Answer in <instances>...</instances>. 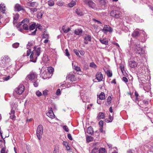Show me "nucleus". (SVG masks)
<instances>
[{
  "mask_svg": "<svg viewBox=\"0 0 153 153\" xmlns=\"http://www.w3.org/2000/svg\"><path fill=\"white\" fill-rule=\"evenodd\" d=\"M130 49L131 48L133 50H134L135 53L136 54L141 55L144 53V50L143 49L140 44H138L135 42H133L131 40L129 43Z\"/></svg>",
  "mask_w": 153,
  "mask_h": 153,
  "instance_id": "f257e3e1",
  "label": "nucleus"
},
{
  "mask_svg": "<svg viewBox=\"0 0 153 153\" xmlns=\"http://www.w3.org/2000/svg\"><path fill=\"white\" fill-rule=\"evenodd\" d=\"M41 52V48L40 47L34 46L30 56V61L34 62H36L37 57L40 55Z\"/></svg>",
  "mask_w": 153,
  "mask_h": 153,
  "instance_id": "f03ea898",
  "label": "nucleus"
},
{
  "mask_svg": "<svg viewBox=\"0 0 153 153\" xmlns=\"http://www.w3.org/2000/svg\"><path fill=\"white\" fill-rule=\"evenodd\" d=\"M43 69H41V72L42 71V70L44 71L42 73V76L44 79L49 78L48 76V75L51 74V76L53 74V72L54 71L53 68H42Z\"/></svg>",
  "mask_w": 153,
  "mask_h": 153,
  "instance_id": "7ed1b4c3",
  "label": "nucleus"
},
{
  "mask_svg": "<svg viewBox=\"0 0 153 153\" xmlns=\"http://www.w3.org/2000/svg\"><path fill=\"white\" fill-rule=\"evenodd\" d=\"M11 61V59L9 56L5 55L1 58L0 60V65L1 66H8V64Z\"/></svg>",
  "mask_w": 153,
  "mask_h": 153,
  "instance_id": "20e7f679",
  "label": "nucleus"
},
{
  "mask_svg": "<svg viewBox=\"0 0 153 153\" xmlns=\"http://www.w3.org/2000/svg\"><path fill=\"white\" fill-rule=\"evenodd\" d=\"M43 132V126L42 125H39L37 127L36 131V135L39 140H40L41 138Z\"/></svg>",
  "mask_w": 153,
  "mask_h": 153,
  "instance_id": "39448f33",
  "label": "nucleus"
},
{
  "mask_svg": "<svg viewBox=\"0 0 153 153\" xmlns=\"http://www.w3.org/2000/svg\"><path fill=\"white\" fill-rule=\"evenodd\" d=\"M29 23V19H23L21 22L18 23L16 26L18 30L21 32H22L23 29L21 28V26L22 24Z\"/></svg>",
  "mask_w": 153,
  "mask_h": 153,
  "instance_id": "423d86ee",
  "label": "nucleus"
},
{
  "mask_svg": "<svg viewBox=\"0 0 153 153\" xmlns=\"http://www.w3.org/2000/svg\"><path fill=\"white\" fill-rule=\"evenodd\" d=\"M110 14L111 16L116 18H118L121 16V14L120 12L117 10L111 11Z\"/></svg>",
  "mask_w": 153,
  "mask_h": 153,
  "instance_id": "0eeeda50",
  "label": "nucleus"
},
{
  "mask_svg": "<svg viewBox=\"0 0 153 153\" xmlns=\"http://www.w3.org/2000/svg\"><path fill=\"white\" fill-rule=\"evenodd\" d=\"M37 75L35 73H31L28 74L26 79L27 80L32 81L35 80L36 78Z\"/></svg>",
  "mask_w": 153,
  "mask_h": 153,
  "instance_id": "6e6552de",
  "label": "nucleus"
},
{
  "mask_svg": "<svg viewBox=\"0 0 153 153\" xmlns=\"http://www.w3.org/2000/svg\"><path fill=\"white\" fill-rule=\"evenodd\" d=\"M101 30L104 33H106L107 32H111L113 31L112 28L109 25H105L103 29Z\"/></svg>",
  "mask_w": 153,
  "mask_h": 153,
  "instance_id": "1a4fd4ad",
  "label": "nucleus"
},
{
  "mask_svg": "<svg viewBox=\"0 0 153 153\" xmlns=\"http://www.w3.org/2000/svg\"><path fill=\"white\" fill-rule=\"evenodd\" d=\"M25 90V88L23 85L20 84L19 86L16 88L15 91L16 93L19 94L22 93Z\"/></svg>",
  "mask_w": 153,
  "mask_h": 153,
  "instance_id": "9d476101",
  "label": "nucleus"
},
{
  "mask_svg": "<svg viewBox=\"0 0 153 153\" xmlns=\"http://www.w3.org/2000/svg\"><path fill=\"white\" fill-rule=\"evenodd\" d=\"M66 78L67 80H70L72 82L76 80V78L74 75L70 73L67 75Z\"/></svg>",
  "mask_w": 153,
  "mask_h": 153,
  "instance_id": "9b49d317",
  "label": "nucleus"
},
{
  "mask_svg": "<svg viewBox=\"0 0 153 153\" xmlns=\"http://www.w3.org/2000/svg\"><path fill=\"white\" fill-rule=\"evenodd\" d=\"M84 2L87 4L88 5L89 7L94 8L95 7V4L91 0H84Z\"/></svg>",
  "mask_w": 153,
  "mask_h": 153,
  "instance_id": "f8f14e48",
  "label": "nucleus"
},
{
  "mask_svg": "<svg viewBox=\"0 0 153 153\" xmlns=\"http://www.w3.org/2000/svg\"><path fill=\"white\" fill-rule=\"evenodd\" d=\"M83 39L84 40V43L86 44H88L89 42H91V36L88 34H86L85 35Z\"/></svg>",
  "mask_w": 153,
  "mask_h": 153,
  "instance_id": "ddd939ff",
  "label": "nucleus"
},
{
  "mask_svg": "<svg viewBox=\"0 0 153 153\" xmlns=\"http://www.w3.org/2000/svg\"><path fill=\"white\" fill-rule=\"evenodd\" d=\"M103 78V75L100 72H97L96 75V79L98 82H100L102 80Z\"/></svg>",
  "mask_w": 153,
  "mask_h": 153,
  "instance_id": "4468645a",
  "label": "nucleus"
},
{
  "mask_svg": "<svg viewBox=\"0 0 153 153\" xmlns=\"http://www.w3.org/2000/svg\"><path fill=\"white\" fill-rule=\"evenodd\" d=\"M15 9L16 11H19L21 10H23L24 9L23 7L19 4H16L15 6Z\"/></svg>",
  "mask_w": 153,
  "mask_h": 153,
  "instance_id": "2eb2a0df",
  "label": "nucleus"
},
{
  "mask_svg": "<svg viewBox=\"0 0 153 153\" xmlns=\"http://www.w3.org/2000/svg\"><path fill=\"white\" fill-rule=\"evenodd\" d=\"M46 115L50 118L52 119L54 118L55 117L53 110L51 109L50 110L48 113H46Z\"/></svg>",
  "mask_w": 153,
  "mask_h": 153,
  "instance_id": "dca6fc26",
  "label": "nucleus"
},
{
  "mask_svg": "<svg viewBox=\"0 0 153 153\" xmlns=\"http://www.w3.org/2000/svg\"><path fill=\"white\" fill-rule=\"evenodd\" d=\"M6 11L5 6L4 3H1L0 4V12L3 13H5Z\"/></svg>",
  "mask_w": 153,
  "mask_h": 153,
  "instance_id": "f3484780",
  "label": "nucleus"
},
{
  "mask_svg": "<svg viewBox=\"0 0 153 153\" xmlns=\"http://www.w3.org/2000/svg\"><path fill=\"white\" fill-rule=\"evenodd\" d=\"M15 113V111L12 109H11L10 112L9 113V114L10 115V118L14 120H15L16 119V117L14 115Z\"/></svg>",
  "mask_w": 153,
  "mask_h": 153,
  "instance_id": "a211bd4d",
  "label": "nucleus"
},
{
  "mask_svg": "<svg viewBox=\"0 0 153 153\" xmlns=\"http://www.w3.org/2000/svg\"><path fill=\"white\" fill-rule=\"evenodd\" d=\"M74 33L77 35H81L82 33V30L81 28H78L75 30Z\"/></svg>",
  "mask_w": 153,
  "mask_h": 153,
  "instance_id": "6ab92c4d",
  "label": "nucleus"
},
{
  "mask_svg": "<svg viewBox=\"0 0 153 153\" xmlns=\"http://www.w3.org/2000/svg\"><path fill=\"white\" fill-rule=\"evenodd\" d=\"M36 28L35 30L33 32H32L30 34V35H35L36 34L37 28H38L39 29H42V27L40 24H37V25H36Z\"/></svg>",
  "mask_w": 153,
  "mask_h": 153,
  "instance_id": "aec40b11",
  "label": "nucleus"
},
{
  "mask_svg": "<svg viewBox=\"0 0 153 153\" xmlns=\"http://www.w3.org/2000/svg\"><path fill=\"white\" fill-rule=\"evenodd\" d=\"M128 64L130 67H137V64L134 61H129Z\"/></svg>",
  "mask_w": 153,
  "mask_h": 153,
  "instance_id": "412c9836",
  "label": "nucleus"
},
{
  "mask_svg": "<svg viewBox=\"0 0 153 153\" xmlns=\"http://www.w3.org/2000/svg\"><path fill=\"white\" fill-rule=\"evenodd\" d=\"M38 5V4L36 2H29L28 3V5L31 7H37Z\"/></svg>",
  "mask_w": 153,
  "mask_h": 153,
  "instance_id": "4be33fe9",
  "label": "nucleus"
},
{
  "mask_svg": "<svg viewBox=\"0 0 153 153\" xmlns=\"http://www.w3.org/2000/svg\"><path fill=\"white\" fill-rule=\"evenodd\" d=\"M76 13L79 16H82L84 14V12L80 9L77 8L76 10Z\"/></svg>",
  "mask_w": 153,
  "mask_h": 153,
  "instance_id": "5701e85b",
  "label": "nucleus"
},
{
  "mask_svg": "<svg viewBox=\"0 0 153 153\" xmlns=\"http://www.w3.org/2000/svg\"><path fill=\"white\" fill-rule=\"evenodd\" d=\"M62 30L64 33H66L70 30V28L69 27H68L65 25H64L62 27Z\"/></svg>",
  "mask_w": 153,
  "mask_h": 153,
  "instance_id": "b1692460",
  "label": "nucleus"
},
{
  "mask_svg": "<svg viewBox=\"0 0 153 153\" xmlns=\"http://www.w3.org/2000/svg\"><path fill=\"white\" fill-rule=\"evenodd\" d=\"M29 23L22 24L21 26V28L23 29V30H28L29 29V27L27 25ZM22 32H23V31Z\"/></svg>",
  "mask_w": 153,
  "mask_h": 153,
  "instance_id": "393cba45",
  "label": "nucleus"
},
{
  "mask_svg": "<svg viewBox=\"0 0 153 153\" xmlns=\"http://www.w3.org/2000/svg\"><path fill=\"white\" fill-rule=\"evenodd\" d=\"M100 42L103 44L107 45L108 44V41L105 39H100L99 40Z\"/></svg>",
  "mask_w": 153,
  "mask_h": 153,
  "instance_id": "a878e982",
  "label": "nucleus"
},
{
  "mask_svg": "<svg viewBox=\"0 0 153 153\" xmlns=\"http://www.w3.org/2000/svg\"><path fill=\"white\" fill-rule=\"evenodd\" d=\"M19 18V15L18 14H16L13 17V23L14 25L16 24L17 21Z\"/></svg>",
  "mask_w": 153,
  "mask_h": 153,
  "instance_id": "bb28decb",
  "label": "nucleus"
},
{
  "mask_svg": "<svg viewBox=\"0 0 153 153\" xmlns=\"http://www.w3.org/2000/svg\"><path fill=\"white\" fill-rule=\"evenodd\" d=\"M99 99L101 100H103L105 99V95L103 92H101L99 95Z\"/></svg>",
  "mask_w": 153,
  "mask_h": 153,
  "instance_id": "cd10ccee",
  "label": "nucleus"
},
{
  "mask_svg": "<svg viewBox=\"0 0 153 153\" xmlns=\"http://www.w3.org/2000/svg\"><path fill=\"white\" fill-rule=\"evenodd\" d=\"M87 132L88 133L90 134H93L94 131L92 128L91 126L89 127L87 129Z\"/></svg>",
  "mask_w": 153,
  "mask_h": 153,
  "instance_id": "c85d7f7f",
  "label": "nucleus"
},
{
  "mask_svg": "<svg viewBox=\"0 0 153 153\" xmlns=\"http://www.w3.org/2000/svg\"><path fill=\"white\" fill-rule=\"evenodd\" d=\"M105 117V114L104 113L100 112L98 115L97 117L98 119H103Z\"/></svg>",
  "mask_w": 153,
  "mask_h": 153,
  "instance_id": "c756f323",
  "label": "nucleus"
},
{
  "mask_svg": "<svg viewBox=\"0 0 153 153\" xmlns=\"http://www.w3.org/2000/svg\"><path fill=\"white\" fill-rule=\"evenodd\" d=\"M76 0H72L68 4L70 7H72L76 4Z\"/></svg>",
  "mask_w": 153,
  "mask_h": 153,
  "instance_id": "7c9ffc66",
  "label": "nucleus"
},
{
  "mask_svg": "<svg viewBox=\"0 0 153 153\" xmlns=\"http://www.w3.org/2000/svg\"><path fill=\"white\" fill-rule=\"evenodd\" d=\"M36 24L33 23L31 25L29 28V29L30 31L33 30L36 27Z\"/></svg>",
  "mask_w": 153,
  "mask_h": 153,
  "instance_id": "2f4dec72",
  "label": "nucleus"
},
{
  "mask_svg": "<svg viewBox=\"0 0 153 153\" xmlns=\"http://www.w3.org/2000/svg\"><path fill=\"white\" fill-rule=\"evenodd\" d=\"M48 4L50 6H52L54 5V2L53 0H49L48 2Z\"/></svg>",
  "mask_w": 153,
  "mask_h": 153,
  "instance_id": "473e14b6",
  "label": "nucleus"
},
{
  "mask_svg": "<svg viewBox=\"0 0 153 153\" xmlns=\"http://www.w3.org/2000/svg\"><path fill=\"white\" fill-rule=\"evenodd\" d=\"M74 70H75L76 72H78V73H77L78 74H82L80 68H74Z\"/></svg>",
  "mask_w": 153,
  "mask_h": 153,
  "instance_id": "72a5a7b5",
  "label": "nucleus"
},
{
  "mask_svg": "<svg viewBox=\"0 0 153 153\" xmlns=\"http://www.w3.org/2000/svg\"><path fill=\"white\" fill-rule=\"evenodd\" d=\"M64 3V2L62 1H57L56 4L59 6H62L63 5Z\"/></svg>",
  "mask_w": 153,
  "mask_h": 153,
  "instance_id": "f704fd0d",
  "label": "nucleus"
},
{
  "mask_svg": "<svg viewBox=\"0 0 153 153\" xmlns=\"http://www.w3.org/2000/svg\"><path fill=\"white\" fill-rule=\"evenodd\" d=\"M139 34V32L138 31H134L132 34V35L133 37H136V36H138Z\"/></svg>",
  "mask_w": 153,
  "mask_h": 153,
  "instance_id": "c9c22d12",
  "label": "nucleus"
},
{
  "mask_svg": "<svg viewBox=\"0 0 153 153\" xmlns=\"http://www.w3.org/2000/svg\"><path fill=\"white\" fill-rule=\"evenodd\" d=\"M42 37L43 38L48 39L49 37V35L46 32H44L42 35Z\"/></svg>",
  "mask_w": 153,
  "mask_h": 153,
  "instance_id": "e433bc0d",
  "label": "nucleus"
},
{
  "mask_svg": "<svg viewBox=\"0 0 153 153\" xmlns=\"http://www.w3.org/2000/svg\"><path fill=\"white\" fill-rule=\"evenodd\" d=\"M107 74V75L109 77H111L112 76V74L110 72L109 70H107L106 72Z\"/></svg>",
  "mask_w": 153,
  "mask_h": 153,
  "instance_id": "4c0bfd02",
  "label": "nucleus"
},
{
  "mask_svg": "<svg viewBox=\"0 0 153 153\" xmlns=\"http://www.w3.org/2000/svg\"><path fill=\"white\" fill-rule=\"evenodd\" d=\"M109 120H105V122L107 123H109L110 122L112 121L113 120V117L112 116H111V115L109 116Z\"/></svg>",
  "mask_w": 153,
  "mask_h": 153,
  "instance_id": "58836bf2",
  "label": "nucleus"
},
{
  "mask_svg": "<svg viewBox=\"0 0 153 153\" xmlns=\"http://www.w3.org/2000/svg\"><path fill=\"white\" fill-rule=\"evenodd\" d=\"M19 44L18 42H16L13 44L12 46L14 48H17L19 46Z\"/></svg>",
  "mask_w": 153,
  "mask_h": 153,
  "instance_id": "ea45409f",
  "label": "nucleus"
},
{
  "mask_svg": "<svg viewBox=\"0 0 153 153\" xmlns=\"http://www.w3.org/2000/svg\"><path fill=\"white\" fill-rule=\"evenodd\" d=\"M29 9L30 10L31 13H33L37 11V9L36 8H29Z\"/></svg>",
  "mask_w": 153,
  "mask_h": 153,
  "instance_id": "a19ab883",
  "label": "nucleus"
},
{
  "mask_svg": "<svg viewBox=\"0 0 153 153\" xmlns=\"http://www.w3.org/2000/svg\"><path fill=\"white\" fill-rule=\"evenodd\" d=\"M73 51H74V53L76 54V55L77 56H79V57H80V56H79V51H78L76 49H74L73 50Z\"/></svg>",
  "mask_w": 153,
  "mask_h": 153,
  "instance_id": "79ce46f5",
  "label": "nucleus"
},
{
  "mask_svg": "<svg viewBox=\"0 0 153 153\" xmlns=\"http://www.w3.org/2000/svg\"><path fill=\"white\" fill-rule=\"evenodd\" d=\"M99 153H105V149L104 148H101L99 150Z\"/></svg>",
  "mask_w": 153,
  "mask_h": 153,
  "instance_id": "37998d69",
  "label": "nucleus"
},
{
  "mask_svg": "<svg viewBox=\"0 0 153 153\" xmlns=\"http://www.w3.org/2000/svg\"><path fill=\"white\" fill-rule=\"evenodd\" d=\"M33 45V43L31 42H29L27 45V49H29L30 47Z\"/></svg>",
  "mask_w": 153,
  "mask_h": 153,
  "instance_id": "c03bdc74",
  "label": "nucleus"
},
{
  "mask_svg": "<svg viewBox=\"0 0 153 153\" xmlns=\"http://www.w3.org/2000/svg\"><path fill=\"white\" fill-rule=\"evenodd\" d=\"M92 138L91 136H88L87 137L86 140L87 142H89L92 141Z\"/></svg>",
  "mask_w": 153,
  "mask_h": 153,
  "instance_id": "a18cd8bd",
  "label": "nucleus"
},
{
  "mask_svg": "<svg viewBox=\"0 0 153 153\" xmlns=\"http://www.w3.org/2000/svg\"><path fill=\"white\" fill-rule=\"evenodd\" d=\"M111 98L110 96H109L107 99V102L108 104H110L111 102Z\"/></svg>",
  "mask_w": 153,
  "mask_h": 153,
  "instance_id": "49530a36",
  "label": "nucleus"
},
{
  "mask_svg": "<svg viewBox=\"0 0 153 153\" xmlns=\"http://www.w3.org/2000/svg\"><path fill=\"white\" fill-rule=\"evenodd\" d=\"M31 53H32V51L31 49L29 48L27 51L26 56H29Z\"/></svg>",
  "mask_w": 153,
  "mask_h": 153,
  "instance_id": "de8ad7c7",
  "label": "nucleus"
},
{
  "mask_svg": "<svg viewBox=\"0 0 153 153\" xmlns=\"http://www.w3.org/2000/svg\"><path fill=\"white\" fill-rule=\"evenodd\" d=\"M63 129L66 132H68L69 131V129L68 127L66 126H64L63 127Z\"/></svg>",
  "mask_w": 153,
  "mask_h": 153,
  "instance_id": "09e8293b",
  "label": "nucleus"
},
{
  "mask_svg": "<svg viewBox=\"0 0 153 153\" xmlns=\"http://www.w3.org/2000/svg\"><path fill=\"white\" fill-rule=\"evenodd\" d=\"M65 55L68 57L69 56H70V54L69 53L68 50L67 49H66L65 50Z\"/></svg>",
  "mask_w": 153,
  "mask_h": 153,
  "instance_id": "8fccbe9b",
  "label": "nucleus"
},
{
  "mask_svg": "<svg viewBox=\"0 0 153 153\" xmlns=\"http://www.w3.org/2000/svg\"><path fill=\"white\" fill-rule=\"evenodd\" d=\"M36 94L37 96L38 97L42 95L41 92L39 91H36Z\"/></svg>",
  "mask_w": 153,
  "mask_h": 153,
  "instance_id": "3c124183",
  "label": "nucleus"
},
{
  "mask_svg": "<svg viewBox=\"0 0 153 153\" xmlns=\"http://www.w3.org/2000/svg\"><path fill=\"white\" fill-rule=\"evenodd\" d=\"M123 80L126 83L128 82V79L127 78L125 77H123L122 78Z\"/></svg>",
  "mask_w": 153,
  "mask_h": 153,
  "instance_id": "603ef678",
  "label": "nucleus"
},
{
  "mask_svg": "<svg viewBox=\"0 0 153 153\" xmlns=\"http://www.w3.org/2000/svg\"><path fill=\"white\" fill-rule=\"evenodd\" d=\"M33 85L34 87H37L38 86L39 82L37 81H35L34 82Z\"/></svg>",
  "mask_w": 153,
  "mask_h": 153,
  "instance_id": "864d4df0",
  "label": "nucleus"
},
{
  "mask_svg": "<svg viewBox=\"0 0 153 153\" xmlns=\"http://www.w3.org/2000/svg\"><path fill=\"white\" fill-rule=\"evenodd\" d=\"M48 90H45L43 91V95L44 96H46L48 95Z\"/></svg>",
  "mask_w": 153,
  "mask_h": 153,
  "instance_id": "5fc2aeb1",
  "label": "nucleus"
},
{
  "mask_svg": "<svg viewBox=\"0 0 153 153\" xmlns=\"http://www.w3.org/2000/svg\"><path fill=\"white\" fill-rule=\"evenodd\" d=\"M99 124V126H100V127L101 126H103V121L102 120H100V121Z\"/></svg>",
  "mask_w": 153,
  "mask_h": 153,
  "instance_id": "6e6d98bb",
  "label": "nucleus"
},
{
  "mask_svg": "<svg viewBox=\"0 0 153 153\" xmlns=\"http://www.w3.org/2000/svg\"><path fill=\"white\" fill-rule=\"evenodd\" d=\"M96 66V65L94 62H91L90 63V67H95Z\"/></svg>",
  "mask_w": 153,
  "mask_h": 153,
  "instance_id": "4d7b16f0",
  "label": "nucleus"
},
{
  "mask_svg": "<svg viewBox=\"0 0 153 153\" xmlns=\"http://www.w3.org/2000/svg\"><path fill=\"white\" fill-rule=\"evenodd\" d=\"M68 137L70 140H72V136L70 134H68Z\"/></svg>",
  "mask_w": 153,
  "mask_h": 153,
  "instance_id": "13d9d810",
  "label": "nucleus"
},
{
  "mask_svg": "<svg viewBox=\"0 0 153 153\" xmlns=\"http://www.w3.org/2000/svg\"><path fill=\"white\" fill-rule=\"evenodd\" d=\"M42 14L41 13H39L37 15V17L39 19H40L42 18Z\"/></svg>",
  "mask_w": 153,
  "mask_h": 153,
  "instance_id": "bf43d9fd",
  "label": "nucleus"
},
{
  "mask_svg": "<svg viewBox=\"0 0 153 153\" xmlns=\"http://www.w3.org/2000/svg\"><path fill=\"white\" fill-rule=\"evenodd\" d=\"M10 78V76H8L7 77H3V79L4 81H7Z\"/></svg>",
  "mask_w": 153,
  "mask_h": 153,
  "instance_id": "052dcab7",
  "label": "nucleus"
},
{
  "mask_svg": "<svg viewBox=\"0 0 153 153\" xmlns=\"http://www.w3.org/2000/svg\"><path fill=\"white\" fill-rule=\"evenodd\" d=\"M134 94H135V96L136 99L137 100H138V97L139 96L138 93L137 92L135 91L134 93Z\"/></svg>",
  "mask_w": 153,
  "mask_h": 153,
  "instance_id": "680f3d73",
  "label": "nucleus"
},
{
  "mask_svg": "<svg viewBox=\"0 0 153 153\" xmlns=\"http://www.w3.org/2000/svg\"><path fill=\"white\" fill-rule=\"evenodd\" d=\"M79 52L80 54L82 56L83 55L85 54V52L83 51L80 50Z\"/></svg>",
  "mask_w": 153,
  "mask_h": 153,
  "instance_id": "e2e57ef3",
  "label": "nucleus"
},
{
  "mask_svg": "<svg viewBox=\"0 0 153 153\" xmlns=\"http://www.w3.org/2000/svg\"><path fill=\"white\" fill-rule=\"evenodd\" d=\"M60 93V90L59 89H58L56 91V94L57 95H59Z\"/></svg>",
  "mask_w": 153,
  "mask_h": 153,
  "instance_id": "0e129e2a",
  "label": "nucleus"
},
{
  "mask_svg": "<svg viewBox=\"0 0 153 153\" xmlns=\"http://www.w3.org/2000/svg\"><path fill=\"white\" fill-rule=\"evenodd\" d=\"M93 20L96 22H97L99 24H102L101 22L95 19H93Z\"/></svg>",
  "mask_w": 153,
  "mask_h": 153,
  "instance_id": "69168bd1",
  "label": "nucleus"
},
{
  "mask_svg": "<svg viewBox=\"0 0 153 153\" xmlns=\"http://www.w3.org/2000/svg\"><path fill=\"white\" fill-rule=\"evenodd\" d=\"M5 149L4 148H3L1 149V153H5Z\"/></svg>",
  "mask_w": 153,
  "mask_h": 153,
  "instance_id": "338daca9",
  "label": "nucleus"
},
{
  "mask_svg": "<svg viewBox=\"0 0 153 153\" xmlns=\"http://www.w3.org/2000/svg\"><path fill=\"white\" fill-rule=\"evenodd\" d=\"M100 131L101 132H103V126L100 127Z\"/></svg>",
  "mask_w": 153,
  "mask_h": 153,
  "instance_id": "774afa93",
  "label": "nucleus"
}]
</instances>
